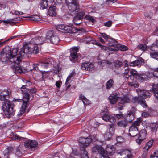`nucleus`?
Wrapping results in <instances>:
<instances>
[{
	"label": "nucleus",
	"instance_id": "nucleus-39",
	"mask_svg": "<svg viewBox=\"0 0 158 158\" xmlns=\"http://www.w3.org/2000/svg\"><path fill=\"white\" fill-rule=\"evenodd\" d=\"M142 121V119L141 118H139L137 120L133 122L131 125H133L135 127H137L140 125Z\"/></svg>",
	"mask_w": 158,
	"mask_h": 158
},
{
	"label": "nucleus",
	"instance_id": "nucleus-59",
	"mask_svg": "<svg viewBox=\"0 0 158 158\" xmlns=\"http://www.w3.org/2000/svg\"><path fill=\"white\" fill-rule=\"evenodd\" d=\"M38 66H40V65H39V63L38 64L37 63L34 64L33 69L36 71L38 70L39 68L38 67Z\"/></svg>",
	"mask_w": 158,
	"mask_h": 158
},
{
	"label": "nucleus",
	"instance_id": "nucleus-1",
	"mask_svg": "<svg viewBox=\"0 0 158 158\" xmlns=\"http://www.w3.org/2000/svg\"><path fill=\"white\" fill-rule=\"evenodd\" d=\"M18 48L12 49L8 46H6L1 51L0 55L2 62L12 65L13 71L15 73H22L24 69L20 65L23 57H21V60L19 61V59L21 55L19 52L18 53Z\"/></svg>",
	"mask_w": 158,
	"mask_h": 158
},
{
	"label": "nucleus",
	"instance_id": "nucleus-55",
	"mask_svg": "<svg viewBox=\"0 0 158 158\" xmlns=\"http://www.w3.org/2000/svg\"><path fill=\"white\" fill-rule=\"evenodd\" d=\"M85 14V12H84L81 11L79 12L78 14L76 15H78L80 17V18L81 19L83 18V16Z\"/></svg>",
	"mask_w": 158,
	"mask_h": 158
},
{
	"label": "nucleus",
	"instance_id": "nucleus-62",
	"mask_svg": "<svg viewBox=\"0 0 158 158\" xmlns=\"http://www.w3.org/2000/svg\"><path fill=\"white\" fill-rule=\"evenodd\" d=\"M153 93L154 96L156 98V99L158 100V90L154 89L153 90Z\"/></svg>",
	"mask_w": 158,
	"mask_h": 158
},
{
	"label": "nucleus",
	"instance_id": "nucleus-12",
	"mask_svg": "<svg viewBox=\"0 0 158 158\" xmlns=\"http://www.w3.org/2000/svg\"><path fill=\"white\" fill-rule=\"evenodd\" d=\"M53 64H54V62L53 59L52 58H50L49 60H47L44 62L39 63V65H40V67L43 68L47 69L49 66H51L52 64L54 66V64H53Z\"/></svg>",
	"mask_w": 158,
	"mask_h": 158
},
{
	"label": "nucleus",
	"instance_id": "nucleus-2",
	"mask_svg": "<svg viewBox=\"0 0 158 158\" xmlns=\"http://www.w3.org/2000/svg\"><path fill=\"white\" fill-rule=\"evenodd\" d=\"M137 92L139 96L138 97H134L131 98L128 96H125L121 98L120 102L118 104V110H121L123 109V106L122 105L120 106V104L123 105L126 103H130L131 102L134 103H139L143 107L147 106L145 99L151 96L150 93L148 91L144 90H137Z\"/></svg>",
	"mask_w": 158,
	"mask_h": 158
},
{
	"label": "nucleus",
	"instance_id": "nucleus-60",
	"mask_svg": "<svg viewBox=\"0 0 158 158\" xmlns=\"http://www.w3.org/2000/svg\"><path fill=\"white\" fill-rule=\"evenodd\" d=\"M116 117L118 119H120L123 117V114L120 113V114H116L114 115V116Z\"/></svg>",
	"mask_w": 158,
	"mask_h": 158
},
{
	"label": "nucleus",
	"instance_id": "nucleus-10",
	"mask_svg": "<svg viewBox=\"0 0 158 158\" xmlns=\"http://www.w3.org/2000/svg\"><path fill=\"white\" fill-rule=\"evenodd\" d=\"M93 152H98L100 154V156L105 154L106 153L105 150L101 145H95L92 148Z\"/></svg>",
	"mask_w": 158,
	"mask_h": 158
},
{
	"label": "nucleus",
	"instance_id": "nucleus-21",
	"mask_svg": "<svg viewBox=\"0 0 158 158\" xmlns=\"http://www.w3.org/2000/svg\"><path fill=\"white\" fill-rule=\"evenodd\" d=\"M143 62V60L140 58L135 60L129 63V66H138L141 64Z\"/></svg>",
	"mask_w": 158,
	"mask_h": 158
},
{
	"label": "nucleus",
	"instance_id": "nucleus-25",
	"mask_svg": "<svg viewBox=\"0 0 158 158\" xmlns=\"http://www.w3.org/2000/svg\"><path fill=\"white\" fill-rule=\"evenodd\" d=\"M56 7L55 6H50L48 10V14L50 16H55L56 14Z\"/></svg>",
	"mask_w": 158,
	"mask_h": 158
},
{
	"label": "nucleus",
	"instance_id": "nucleus-37",
	"mask_svg": "<svg viewBox=\"0 0 158 158\" xmlns=\"http://www.w3.org/2000/svg\"><path fill=\"white\" fill-rule=\"evenodd\" d=\"M146 131L145 129L142 130L139 132V137L141 139H145L146 135Z\"/></svg>",
	"mask_w": 158,
	"mask_h": 158
},
{
	"label": "nucleus",
	"instance_id": "nucleus-9",
	"mask_svg": "<svg viewBox=\"0 0 158 158\" xmlns=\"http://www.w3.org/2000/svg\"><path fill=\"white\" fill-rule=\"evenodd\" d=\"M136 109L135 107H133L130 111H127V114L126 115L125 117L128 122H131L134 118V114Z\"/></svg>",
	"mask_w": 158,
	"mask_h": 158
},
{
	"label": "nucleus",
	"instance_id": "nucleus-20",
	"mask_svg": "<svg viewBox=\"0 0 158 158\" xmlns=\"http://www.w3.org/2000/svg\"><path fill=\"white\" fill-rule=\"evenodd\" d=\"M75 75V73L74 72H72L70 73L68 76L66 81L65 85L67 89H68L70 87L71 85L70 83L71 81V78L73 76Z\"/></svg>",
	"mask_w": 158,
	"mask_h": 158
},
{
	"label": "nucleus",
	"instance_id": "nucleus-47",
	"mask_svg": "<svg viewBox=\"0 0 158 158\" xmlns=\"http://www.w3.org/2000/svg\"><path fill=\"white\" fill-rule=\"evenodd\" d=\"M81 98L82 101L84 105H87L89 104V101L87 99L83 96H81Z\"/></svg>",
	"mask_w": 158,
	"mask_h": 158
},
{
	"label": "nucleus",
	"instance_id": "nucleus-17",
	"mask_svg": "<svg viewBox=\"0 0 158 158\" xmlns=\"http://www.w3.org/2000/svg\"><path fill=\"white\" fill-rule=\"evenodd\" d=\"M89 66V64L87 62L83 63L81 64V68L82 70L87 71H92L94 69V65H90L89 68H88V66Z\"/></svg>",
	"mask_w": 158,
	"mask_h": 158
},
{
	"label": "nucleus",
	"instance_id": "nucleus-43",
	"mask_svg": "<svg viewBox=\"0 0 158 158\" xmlns=\"http://www.w3.org/2000/svg\"><path fill=\"white\" fill-rule=\"evenodd\" d=\"M81 158H89L87 151L84 149L81 151Z\"/></svg>",
	"mask_w": 158,
	"mask_h": 158
},
{
	"label": "nucleus",
	"instance_id": "nucleus-19",
	"mask_svg": "<svg viewBox=\"0 0 158 158\" xmlns=\"http://www.w3.org/2000/svg\"><path fill=\"white\" fill-rule=\"evenodd\" d=\"M130 75H128V78H131L133 79H137L139 75L137 71L135 69H132L130 70Z\"/></svg>",
	"mask_w": 158,
	"mask_h": 158
},
{
	"label": "nucleus",
	"instance_id": "nucleus-11",
	"mask_svg": "<svg viewBox=\"0 0 158 158\" xmlns=\"http://www.w3.org/2000/svg\"><path fill=\"white\" fill-rule=\"evenodd\" d=\"M149 78L150 76L148 73H143L139 74L137 79L139 81L142 82L149 80Z\"/></svg>",
	"mask_w": 158,
	"mask_h": 158
},
{
	"label": "nucleus",
	"instance_id": "nucleus-18",
	"mask_svg": "<svg viewBox=\"0 0 158 158\" xmlns=\"http://www.w3.org/2000/svg\"><path fill=\"white\" fill-rule=\"evenodd\" d=\"M119 97L114 94H111L109 97V101L112 104H115L118 101Z\"/></svg>",
	"mask_w": 158,
	"mask_h": 158
},
{
	"label": "nucleus",
	"instance_id": "nucleus-50",
	"mask_svg": "<svg viewBox=\"0 0 158 158\" xmlns=\"http://www.w3.org/2000/svg\"><path fill=\"white\" fill-rule=\"evenodd\" d=\"M15 19V18L12 19H7L6 20H0V23H1L2 22H3L5 23H14V20Z\"/></svg>",
	"mask_w": 158,
	"mask_h": 158
},
{
	"label": "nucleus",
	"instance_id": "nucleus-45",
	"mask_svg": "<svg viewBox=\"0 0 158 158\" xmlns=\"http://www.w3.org/2000/svg\"><path fill=\"white\" fill-rule=\"evenodd\" d=\"M150 55L151 57L155 59L158 60V53L154 51L152 52H151Z\"/></svg>",
	"mask_w": 158,
	"mask_h": 158
},
{
	"label": "nucleus",
	"instance_id": "nucleus-63",
	"mask_svg": "<svg viewBox=\"0 0 158 158\" xmlns=\"http://www.w3.org/2000/svg\"><path fill=\"white\" fill-rule=\"evenodd\" d=\"M54 2V3L56 5H58L62 2V0H54L53 2Z\"/></svg>",
	"mask_w": 158,
	"mask_h": 158
},
{
	"label": "nucleus",
	"instance_id": "nucleus-58",
	"mask_svg": "<svg viewBox=\"0 0 158 158\" xmlns=\"http://www.w3.org/2000/svg\"><path fill=\"white\" fill-rule=\"evenodd\" d=\"M62 84V82L61 81H58L56 83V85L57 88H60Z\"/></svg>",
	"mask_w": 158,
	"mask_h": 158
},
{
	"label": "nucleus",
	"instance_id": "nucleus-24",
	"mask_svg": "<svg viewBox=\"0 0 158 158\" xmlns=\"http://www.w3.org/2000/svg\"><path fill=\"white\" fill-rule=\"evenodd\" d=\"M127 81L129 85L134 87H137L139 85V84L134 79L128 78Z\"/></svg>",
	"mask_w": 158,
	"mask_h": 158
},
{
	"label": "nucleus",
	"instance_id": "nucleus-51",
	"mask_svg": "<svg viewBox=\"0 0 158 158\" xmlns=\"http://www.w3.org/2000/svg\"><path fill=\"white\" fill-rule=\"evenodd\" d=\"M39 17L37 15H34L31 17V20L33 21H38L40 20Z\"/></svg>",
	"mask_w": 158,
	"mask_h": 158
},
{
	"label": "nucleus",
	"instance_id": "nucleus-38",
	"mask_svg": "<svg viewBox=\"0 0 158 158\" xmlns=\"http://www.w3.org/2000/svg\"><path fill=\"white\" fill-rule=\"evenodd\" d=\"M112 133L110 132V131H107L106 133L104 135L105 139L106 140H109L111 137Z\"/></svg>",
	"mask_w": 158,
	"mask_h": 158
},
{
	"label": "nucleus",
	"instance_id": "nucleus-61",
	"mask_svg": "<svg viewBox=\"0 0 158 158\" xmlns=\"http://www.w3.org/2000/svg\"><path fill=\"white\" fill-rule=\"evenodd\" d=\"M129 69L128 68H127L126 69L125 71V72L124 73V75L125 77L127 78L128 79V77L127 75H128V74L129 73Z\"/></svg>",
	"mask_w": 158,
	"mask_h": 158
},
{
	"label": "nucleus",
	"instance_id": "nucleus-5",
	"mask_svg": "<svg viewBox=\"0 0 158 158\" xmlns=\"http://www.w3.org/2000/svg\"><path fill=\"white\" fill-rule=\"evenodd\" d=\"M65 3L69 10L74 14L78 11L79 8V5L77 0H65Z\"/></svg>",
	"mask_w": 158,
	"mask_h": 158
},
{
	"label": "nucleus",
	"instance_id": "nucleus-54",
	"mask_svg": "<svg viewBox=\"0 0 158 158\" xmlns=\"http://www.w3.org/2000/svg\"><path fill=\"white\" fill-rule=\"evenodd\" d=\"M116 140L117 143H121L124 142V139L122 137L119 136L117 137Z\"/></svg>",
	"mask_w": 158,
	"mask_h": 158
},
{
	"label": "nucleus",
	"instance_id": "nucleus-14",
	"mask_svg": "<svg viewBox=\"0 0 158 158\" xmlns=\"http://www.w3.org/2000/svg\"><path fill=\"white\" fill-rule=\"evenodd\" d=\"M138 129L137 127H135L133 125L130 126L129 129V135L132 137L136 136L138 134Z\"/></svg>",
	"mask_w": 158,
	"mask_h": 158
},
{
	"label": "nucleus",
	"instance_id": "nucleus-7",
	"mask_svg": "<svg viewBox=\"0 0 158 158\" xmlns=\"http://www.w3.org/2000/svg\"><path fill=\"white\" fill-rule=\"evenodd\" d=\"M117 42L114 43L113 44H110L111 46H113V48H109V50H113V51H117L120 50L122 51H125L128 49L127 47L125 45H120L119 44H116Z\"/></svg>",
	"mask_w": 158,
	"mask_h": 158
},
{
	"label": "nucleus",
	"instance_id": "nucleus-44",
	"mask_svg": "<svg viewBox=\"0 0 158 158\" xmlns=\"http://www.w3.org/2000/svg\"><path fill=\"white\" fill-rule=\"evenodd\" d=\"M123 63L119 61H116L114 63V65L116 68H120L122 65Z\"/></svg>",
	"mask_w": 158,
	"mask_h": 158
},
{
	"label": "nucleus",
	"instance_id": "nucleus-32",
	"mask_svg": "<svg viewBox=\"0 0 158 158\" xmlns=\"http://www.w3.org/2000/svg\"><path fill=\"white\" fill-rule=\"evenodd\" d=\"M47 1L46 0H42L40 4V9L43 10L46 9L48 6Z\"/></svg>",
	"mask_w": 158,
	"mask_h": 158
},
{
	"label": "nucleus",
	"instance_id": "nucleus-23",
	"mask_svg": "<svg viewBox=\"0 0 158 158\" xmlns=\"http://www.w3.org/2000/svg\"><path fill=\"white\" fill-rule=\"evenodd\" d=\"M112 44L111 43H110L109 44ZM94 44L100 47L101 49L102 50L106 51L107 50H108L110 51H113V50H109V48H113L114 47L113 46H111L110 45V47H108L105 46H104L102 45L99 42H95V43H94Z\"/></svg>",
	"mask_w": 158,
	"mask_h": 158
},
{
	"label": "nucleus",
	"instance_id": "nucleus-8",
	"mask_svg": "<svg viewBox=\"0 0 158 158\" xmlns=\"http://www.w3.org/2000/svg\"><path fill=\"white\" fill-rule=\"evenodd\" d=\"M24 145L28 149H32L37 147L38 143L35 140H28L24 142Z\"/></svg>",
	"mask_w": 158,
	"mask_h": 158
},
{
	"label": "nucleus",
	"instance_id": "nucleus-46",
	"mask_svg": "<svg viewBox=\"0 0 158 158\" xmlns=\"http://www.w3.org/2000/svg\"><path fill=\"white\" fill-rule=\"evenodd\" d=\"M64 25L61 24L57 25L56 27V30L58 31H62L63 32L64 29Z\"/></svg>",
	"mask_w": 158,
	"mask_h": 158
},
{
	"label": "nucleus",
	"instance_id": "nucleus-35",
	"mask_svg": "<svg viewBox=\"0 0 158 158\" xmlns=\"http://www.w3.org/2000/svg\"><path fill=\"white\" fill-rule=\"evenodd\" d=\"M114 81L112 79H110L107 82L106 85V88L107 89H110L113 87Z\"/></svg>",
	"mask_w": 158,
	"mask_h": 158
},
{
	"label": "nucleus",
	"instance_id": "nucleus-28",
	"mask_svg": "<svg viewBox=\"0 0 158 158\" xmlns=\"http://www.w3.org/2000/svg\"><path fill=\"white\" fill-rule=\"evenodd\" d=\"M55 34V32L52 30H50L48 31L46 34V38L47 39L50 40L53 36Z\"/></svg>",
	"mask_w": 158,
	"mask_h": 158
},
{
	"label": "nucleus",
	"instance_id": "nucleus-29",
	"mask_svg": "<svg viewBox=\"0 0 158 158\" xmlns=\"http://www.w3.org/2000/svg\"><path fill=\"white\" fill-rule=\"evenodd\" d=\"M60 40L58 36L55 35L50 40V42L54 44H57Z\"/></svg>",
	"mask_w": 158,
	"mask_h": 158
},
{
	"label": "nucleus",
	"instance_id": "nucleus-56",
	"mask_svg": "<svg viewBox=\"0 0 158 158\" xmlns=\"http://www.w3.org/2000/svg\"><path fill=\"white\" fill-rule=\"evenodd\" d=\"M151 158H158V150L156 151L151 156Z\"/></svg>",
	"mask_w": 158,
	"mask_h": 158
},
{
	"label": "nucleus",
	"instance_id": "nucleus-48",
	"mask_svg": "<svg viewBox=\"0 0 158 158\" xmlns=\"http://www.w3.org/2000/svg\"><path fill=\"white\" fill-rule=\"evenodd\" d=\"M20 89L23 94H27V93H28V91H29V89H27L25 87V85H23Z\"/></svg>",
	"mask_w": 158,
	"mask_h": 158
},
{
	"label": "nucleus",
	"instance_id": "nucleus-41",
	"mask_svg": "<svg viewBox=\"0 0 158 158\" xmlns=\"http://www.w3.org/2000/svg\"><path fill=\"white\" fill-rule=\"evenodd\" d=\"M127 124V122L125 120L119 121L117 123L118 126L123 127H125Z\"/></svg>",
	"mask_w": 158,
	"mask_h": 158
},
{
	"label": "nucleus",
	"instance_id": "nucleus-64",
	"mask_svg": "<svg viewBox=\"0 0 158 158\" xmlns=\"http://www.w3.org/2000/svg\"><path fill=\"white\" fill-rule=\"evenodd\" d=\"M143 139H141L140 137H138V139L136 140V141L138 144H140Z\"/></svg>",
	"mask_w": 158,
	"mask_h": 158
},
{
	"label": "nucleus",
	"instance_id": "nucleus-36",
	"mask_svg": "<svg viewBox=\"0 0 158 158\" xmlns=\"http://www.w3.org/2000/svg\"><path fill=\"white\" fill-rule=\"evenodd\" d=\"M1 94L4 95L6 98L8 99L9 97V95L11 94V92L10 89H8L5 90L1 92Z\"/></svg>",
	"mask_w": 158,
	"mask_h": 158
},
{
	"label": "nucleus",
	"instance_id": "nucleus-52",
	"mask_svg": "<svg viewBox=\"0 0 158 158\" xmlns=\"http://www.w3.org/2000/svg\"><path fill=\"white\" fill-rule=\"evenodd\" d=\"M13 138L15 140H18L19 141L23 140L24 139V138L20 137L17 135H14Z\"/></svg>",
	"mask_w": 158,
	"mask_h": 158
},
{
	"label": "nucleus",
	"instance_id": "nucleus-57",
	"mask_svg": "<svg viewBox=\"0 0 158 158\" xmlns=\"http://www.w3.org/2000/svg\"><path fill=\"white\" fill-rule=\"evenodd\" d=\"M112 23V22L111 21H109L105 23L104 25L106 27H109L111 26Z\"/></svg>",
	"mask_w": 158,
	"mask_h": 158
},
{
	"label": "nucleus",
	"instance_id": "nucleus-42",
	"mask_svg": "<svg viewBox=\"0 0 158 158\" xmlns=\"http://www.w3.org/2000/svg\"><path fill=\"white\" fill-rule=\"evenodd\" d=\"M98 64L101 67L107 66V65L109 64V62L106 61L105 60H103L100 62H99Z\"/></svg>",
	"mask_w": 158,
	"mask_h": 158
},
{
	"label": "nucleus",
	"instance_id": "nucleus-3",
	"mask_svg": "<svg viewBox=\"0 0 158 158\" xmlns=\"http://www.w3.org/2000/svg\"><path fill=\"white\" fill-rule=\"evenodd\" d=\"M39 52V49L37 45L35 44H31L28 45H24L21 48L19 52L21 57L19 58V60H21V57H23L25 55L27 54H31L33 53L36 54Z\"/></svg>",
	"mask_w": 158,
	"mask_h": 158
},
{
	"label": "nucleus",
	"instance_id": "nucleus-15",
	"mask_svg": "<svg viewBox=\"0 0 158 158\" xmlns=\"http://www.w3.org/2000/svg\"><path fill=\"white\" fill-rule=\"evenodd\" d=\"M91 141V139L88 138H85L83 137H81L79 139V143L82 145L84 147L88 146Z\"/></svg>",
	"mask_w": 158,
	"mask_h": 158
},
{
	"label": "nucleus",
	"instance_id": "nucleus-26",
	"mask_svg": "<svg viewBox=\"0 0 158 158\" xmlns=\"http://www.w3.org/2000/svg\"><path fill=\"white\" fill-rule=\"evenodd\" d=\"M23 103L22 104L26 103V106H27L30 99V94L29 93H27V94H23Z\"/></svg>",
	"mask_w": 158,
	"mask_h": 158
},
{
	"label": "nucleus",
	"instance_id": "nucleus-22",
	"mask_svg": "<svg viewBox=\"0 0 158 158\" xmlns=\"http://www.w3.org/2000/svg\"><path fill=\"white\" fill-rule=\"evenodd\" d=\"M153 141L154 140H151L146 143L143 149L144 152H146L150 149L153 145Z\"/></svg>",
	"mask_w": 158,
	"mask_h": 158
},
{
	"label": "nucleus",
	"instance_id": "nucleus-33",
	"mask_svg": "<svg viewBox=\"0 0 158 158\" xmlns=\"http://www.w3.org/2000/svg\"><path fill=\"white\" fill-rule=\"evenodd\" d=\"M13 151V148L11 147H8L3 151L5 155H7L11 153Z\"/></svg>",
	"mask_w": 158,
	"mask_h": 158
},
{
	"label": "nucleus",
	"instance_id": "nucleus-49",
	"mask_svg": "<svg viewBox=\"0 0 158 158\" xmlns=\"http://www.w3.org/2000/svg\"><path fill=\"white\" fill-rule=\"evenodd\" d=\"M137 48L139 49L145 50L147 48V46L144 44H140L138 46Z\"/></svg>",
	"mask_w": 158,
	"mask_h": 158
},
{
	"label": "nucleus",
	"instance_id": "nucleus-4",
	"mask_svg": "<svg viewBox=\"0 0 158 158\" xmlns=\"http://www.w3.org/2000/svg\"><path fill=\"white\" fill-rule=\"evenodd\" d=\"M6 98V97L0 94V100L4 101V104L2 106V110L7 115L11 116L13 115L15 113V110L12 106L11 102Z\"/></svg>",
	"mask_w": 158,
	"mask_h": 158
},
{
	"label": "nucleus",
	"instance_id": "nucleus-13",
	"mask_svg": "<svg viewBox=\"0 0 158 158\" xmlns=\"http://www.w3.org/2000/svg\"><path fill=\"white\" fill-rule=\"evenodd\" d=\"M45 41L44 39L42 36L36 37L32 38L31 41L32 44H35L37 45L43 43Z\"/></svg>",
	"mask_w": 158,
	"mask_h": 158
},
{
	"label": "nucleus",
	"instance_id": "nucleus-27",
	"mask_svg": "<svg viewBox=\"0 0 158 158\" xmlns=\"http://www.w3.org/2000/svg\"><path fill=\"white\" fill-rule=\"evenodd\" d=\"M158 127V123H152L150 124V128L152 132L155 133Z\"/></svg>",
	"mask_w": 158,
	"mask_h": 158
},
{
	"label": "nucleus",
	"instance_id": "nucleus-40",
	"mask_svg": "<svg viewBox=\"0 0 158 158\" xmlns=\"http://www.w3.org/2000/svg\"><path fill=\"white\" fill-rule=\"evenodd\" d=\"M105 151L107 154L108 153L110 155H112L114 153V149L112 147L107 148Z\"/></svg>",
	"mask_w": 158,
	"mask_h": 158
},
{
	"label": "nucleus",
	"instance_id": "nucleus-30",
	"mask_svg": "<svg viewBox=\"0 0 158 158\" xmlns=\"http://www.w3.org/2000/svg\"><path fill=\"white\" fill-rule=\"evenodd\" d=\"M101 34L102 35L103 37L106 40V41H108V42L111 41L113 42L114 43L116 41H115L113 39H111L110 37L109 36L107 35L105 33H101Z\"/></svg>",
	"mask_w": 158,
	"mask_h": 158
},
{
	"label": "nucleus",
	"instance_id": "nucleus-34",
	"mask_svg": "<svg viewBox=\"0 0 158 158\" xmlns=\"http://www.w3.org/2000/svg\"><path fill=\"white\" fill-rule=\"evenodd\" d=\"M63 32L70 33L72 32L73 28L71 26L64 25Z\"/></svg>",
	"mask_w": 158,
	"mask_h": 158
},
{
	"label": "nucleus",
	"instance_id": "nucleus-53",
	"mask_svg": "<svg viewBox=\"0 0 158 158\" xmlns=\"http://www.w3.org/2000/svg\"><path fill=\"white\" fill-rule=\"evenodd\" d=\"M85 18L89 21L94 23L95 22V20L94 19L93 17L90 16H86Z\"/></svg>",
	"mask_w": 158,
	"mask_h": 158
},
{
	"label": "nucleus",
	"instance_id": "nucleus-6",
	"mask_svg": "<svg viewBox=\"0 0 158 158\" xmlns=\"http://www.w3.org/2000/svg\"><path fill=\"white\" fill-rule=\"evenodd\" d=\"M102 118L105 121H109L114 124L116 120L115 117L108 113H104L102 116Z\"/></svg>",
	"mask_w": 158,
	"mask_h": 158
},
{
	"label": "nucleus",
	"instance_id": "nucleus-31",
	"mask_svg": "<svg viewBox=\"0 0 158 158\" xmlns=\"http://www.w3.org/2000/svg\"><path fill=\"white\" fill-rule=\"evenodd\" d=\"M27 106H26V104L24 103L22 104L21 106V108L19 112H18L17 115L19 116H20L22 115L24 112L25 111V109Z\"/></svg>",
	"mask_w": 158,
	"mask_h": 158
},
{
	"label": "nucleus",
	"instance_id": "nucleus-16",
	"mask_svg": "<svg viewBox=\"0 0 158 158\" xmlns=\"http://www.w3.org/2000/svg\"><path fill=\"white\" fill-rule=\"evenodd\" d=\"M79 58V56L76 52H71L70 53V61L74 63L78 62V59Z\"/></svg>",
	"mask_w": 158,
	"mask_h": 158
}]
</instances>
